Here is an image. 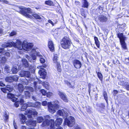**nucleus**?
Returning a JSON list of instances; mask_svg holds the SVG:
<instances>
[{
	"mask_svg": "<svg viewBox=\"0 0 129 129\" xmlns=\"http://www.w3.org/2000/svg\"><path fill=\"white\" fill-rule=\"evenodd\" d=\"M26 41L22 43L19 40H17L16 43H15L13 42H9L5 43L2 45V47H11L12 46L16 48H17L18 49L20 50L23 49L26 51H28L31 50L32 53L33 52H35L34 54L31 55V57H30L28 56H27L26 58L29 61L31 62L34 63L36 59V54L40 57L43 56L40 54L39 52L37 53L36 52L35 49H32L33 44L32 43H25Z\"/></svg>",
	"mask_w": 129,
	"mask_h": 129,
	"instance_id": "obj_1",
	"label": "nucleus"
},
{
	"mask_svg": "<svg viewBox=\"0 0 129 129\" xmlns=\"http://www.w3.org/2000/svg\"><path fill=\"white\" fill-rule=\"evenodd\" d=\"M20 120L21 123L24 124L25 123L27 125L31 127L32 126H36L37 122L36 121L33 120L31 119H30L26 121H25L26 119V117L23 114L20 115Z\"/></svg>",
	"mask_w": 129,
	"mask_h": 129,
	"instance_id": "obj_2",
	"label": "nucleus"
},
{
	"mask_svg": "<svg viewBox=\"0 0 129 129\" xmlns=\"http://www.w3.org/2000/svg\"><path fill=\"white\" fill-rule=\"evenodd\" d=\"M72 43L71 39L67 36L64 37L61 40L60 42L61 47L65 49H69Z\"/></svg>",
	"mask_w": 129,
	"mask_h": 129,
	"instance_id": "obj_3",
	"label": "nucleus"
},
{
	"mask_svg": "<svg viewBox=\"0 0 129 129\" xmlns=\"http://www.w3.org/2000/svg\"><path fill=\"white\" fill-rule=\"evenodd\" d=\"M117 35L118 38L119 39L122 48L124 49H127L126 45L125 42L126 38L122 33H117Z\"/></svg>",
	"mask_w": 129,
	"mask_h": 129,
	"instance_id": "obj_4",
	"label": "nucleus"
},
{
	"mask_svg": "<svg viewBox=\"0 0 129 129\" xmlns=\"http://www.w3.org/2000/svg\"><path fill=\"white\" fill-rule=\"evenodd\" d=\"M20 11L21 14L26 17L31 18L32 16L28 13H32V10L30 8H20Z\"/></svg>",
	"mask_w": 129,
	"mask_h": 129,
	"instance_id": "obj_5",
	"label": "nucleus"
},
{
	"mask_svg": "<svg viewBox=\"0 0 129 129\" xmlns=\"http://www.w3.org/2000/svg\"><path fill=\"white\" fill-rule=\"evenodd\" d=\"M54 105L50 104L48 105V110L50 112L53 113L56 110L58 109L59 107V102L57 101H55Z\"/></svg>",
	"mask_w": 129,
	"mask_h": 129,
	"instance_id": "obj_6",
	"label": "nucleus"
},
{
	"mask_svg": "<svg viewBox=\"0 0 129 129\" xmlns=\"http://www.w3.org/2000/svg\"><path fill=\"white\" fill-rule=\"evenodd\" d=\"M64 120L65 124L70 127L73 126L75 123V119L72 116H71L68 118L67 117Z\"/></svg>",
	"mask_w": 129,
	"mask_h": 129,
	"instance_id": "obj_7",
	"label": "nucleus"
},
{
	"mask_svg": "<svg viewBox=\"0 0 129 129\" xmlns=\"http://www.w3.org/2000/svg\"><path fill=\"white\" fill-rule=\"evenodd\" d=\"M18 79V77L16 75H15L12 76L7 77L5 80L6 82H11L13 81L16 82Z\"/></svg>",
	"mask_w": 129,
	"mask_h": 129,
	"instance_id": "obj_8",
	"label": "nucleus"
},
{
	"mask_svg": "<svg viewBox=\"0 0 129 129\" xmlns=\"http://www.w3.org/2000/svg\"><path fill=\"white\" fill-rule=\"evenodd\" d=\"M50 124V126L51 129H54V123L53 120H51L49 121L48 120H47L44 121L43 123V125L44 126H48Z\"/></svg>",
	"mask_w": 129,
	"mask_h": 129,
	"instance_id": "obj_9",
	"label": "nucleus"
},
{
	"mask_svg": "<svg viewBox=\"0 0 129 129\" xmlns=\"http://www.w3.org/2000/svg\"><path fill=\"white\" fill-rule=\"evenodd\" d=\"M20 75L21 77H26L28 79L30 78L31 74L30 72L28 71H21Z\"/></svg>",
	"mask_w": 129,
	"mask_h": 129,
	"instance_id": "obj_10",
	"label": "nucleus"
},
{
	"mask_svg": "<svg viewBox=\"0 0 129 129\" xmlns=\"http://www.w3.org/2000/svg\"><path fill=\"white\" fill-rule=\"evenodd\" d=\"M27 117L29 118H32L34 117L35 115H37L38 113L36 111H33L31 110H27L26 113Z\"/></svg>",
	"mask_w": 129,
	"mask_h": 129,
	"instance_id": "obj_11",
	"label": "nucleus"
},
{
	"mask_svg": "<svg viewBox=\"0 0 129 129\" xmlns=\"http://www.w3.org/2000/svg\"><path fill=\"white\" fill-rule=\"evenodd\" d=\"M57 114L60 116H62L63 118H66L68 115V114L64 109L59 110L57 112Z\"/></svg>",
	"mask_w": 129,
	"mask_h": 129,
	"instance_id": "obj_12",
	"label": "nucleus"
},
{
	"mask_svg": "<svg viewBox=\"0 0 129 129\" xmlns=\"http://www.w3.org/2000/svg\"><path fill=\"white\" fill-rule=\"evenodd\" d=\"M1 91L4 93H7V91L10 92L13 90V88L10 85H7L5 88H1Z\"/></svg>",
	"mask_w": 129,
	"mask_h": 129,
	"instance_id": "obj_13",
	"label": "nucleus"
},
{
	"mask_svg": "<svg viewBox=\"0 0 129 129\" xmlns=\"http://www.w3.org/2000/svg\"><path fill=\"white\" fill-rule=\"evenodd\" d=\"M58 94L60 96L61 99L65 102H68V100L66 94L63 92L59 91Z\"/></svg>",
	"mask_w": 129,
	"mask_h": 129,
	"instance_id": "obj_14",
	"label": "nucleus"
},
{
	"mask_svg": "<svg viewBox=\"0 0 129 129\" xmlns=\"http://www.w3.org/2000/svg\"><path fill=\"white\" fill-rule=\"evenodd\" d=\"M15 94L14 95L11 93H8L7 94V98L13 102H15L17 100V98L15 97Z\"/></svg>",
	"mask_w": 129,
	"mask_h": 129,
	"instance_id": "obj_15",
	"label": "nucleus"
},
{
	"mask_svg": "<svg viewBox=\"0 0 129 129\" xmlns=\"http://www.w3.org/2000/svg\"><path fill=\"white\" fill-rule=\"evenodd\" d=\"M73 64L74 67L76 68L79 69L82 66L81 61L78 59L75 60L73 61Z\"/></svg>",
	"mask_w": 129,
	"mask_h": 129,
	"instance_id": "obj_16",
	"label": "nucleus"
},
{
	"mask_svg": "<svg viewBox=\"0 0 129 129\" xmlns=\"http://www.w3.org/2000/svg\"><path fill=\"white\" fill-rule=\"evenodd\" d=\"M39 73L40 74L41 78L45 79L46 75V72L44 69H41L39 71Z\"/></svg>",
	"mask_w": 129,
	"mask_h": 129,
	"instance_id": "obj_17",
	"label": "nucleus"
},
{
	"mask_svg": "<svg viewBox=\"0 0 129 129\" xmlns=\"http://www.w3.org/2000/svg\"><path fill=\"white\" fill-rule=\"evenodd\" d=\"M15 96L17 97V100L20 101V103L22 104L24 103V101L23 98H24V96L21 94L18 93L15 94Z\"/></svg>",
	"mask_w": 129,
	"mask_h": 129,
	"instance_id": "obj_18",
	"label": "nucleus"
},
{
	"mask_svg": "<svg viewBox=\"0 0 129 129\" xmlns=\"http://www.w3.org/2000/svg\"><path fill=\"white\" fill-rule=\"evenodd\" d=\"M98 20L101 22H105L108 20V18L105 15H102L100 16L98 18Z\"/></svg>",
	"mask_w": 129,
	"mask_h": 129,
	"instance_id": "obj_19",
	"label": "nucleus"
},
{
	"mask_svg": "<svg viewBox=\"0 0 129 129\" xmlns=\"http://www.w3.org/2000/svg\"><path fill=\"white\" fill-rule=\"evenodd\" d=\"M48 47L50 51L53 52L54 50V47L53 42L51 41H49L48 42Z\"/></svg>",
	"mask_w": 129,
	"mask_h": 129,
	"instance_id": "obj_20",
	"label": "nucleus"
},
{
	"mask_svg": "<svg viewBox=\"0 0 129 129\" xmlns=\"http://www.w3.org/2000/svg\"><path fill=\"white\" fill-rule=\"evenodd\" d=\"M124 25H117V27L116 29V31L118 33L119 32L118 30L120 31H122L124 30Z\"/></svg>",
	"mask_w": 129,
	"mask_h": 129,
	"instance_id": "obj_21",
	"label": "nucleus"
},
{
	"mask_svg": "<svg viewBox=\"0 0 129 129\" xmlns=\"http://www.w3.org/2000/svg\"><path fill=\"white\" fill-rule=\"evenodd\" d=\"M23 66L26 68H28L29 67L28 62L27 60L25 59H22L21 60Z\"/></svg>",
	"mask_w": 129,
	"mask_h": 129,
	"instance_id": "obj_22",
	"label": "nucleus"
},
{
	"mask_svg": "<svg viewBox=\"0 0 129 129\" xmlns=\"http://www.w3.org/2000/svg\"><path fill=\"white\" fill-rule=\"evenodd\" d=\"M62 121V119L61 118H58L55 121V124L56 126H58L61 125Z\"/></svg>",
	"mask_w": 129,
	"mask_h": 129,
	"instance_id": "obj_23",
	"label": "nucleus"
},
{
	"mask_svg": "<svg viewBox=\"0 0 129 129\" xmlns=\"http://www.w3.org/2000/svg\"><path fill=\"white\" fill-rule=\"evenodd\" d=\"M18 70L16 67L13 66L12 68L10 73L16 74L18 72Z\"/></svg>",
	"mask_w": 129,
	"mask_h": 129,
	"instance_id": "obj_24",
	"label": "nucleus"
},
{
	"mask_svg": "<svg viewBox=\"0 0 129 129\" xmlns=\"http://www.w3.org/2000/svg\"><path fill=\"white\" fill-rule=\"evenodd\" d=\"M94 40L95 41V43L96 44L97 47L99 48L100 47V42L99 41L98 38L96 37H94Z\"/></svg>",
	"mask_w": 129,
	"mask_h": 129,
	"instance_id": "obj_25",
	"label": "nucleus"
},
{
	"mask_svg": "<svg viewBox=\"0 0 129 129\" xmlns=\"http://www.w3.org/2000/svg\"><path fill=\"white\" fill-rule=\"evenodd\" d=\"M5 121H7L9 119V114L6 112H4V118Z\"/></svg>",
	"mask_w": 129,
	"mask_h": 129,
	"instance_id": "obj_26",
	"label": "nucleus"
},
{
	"mask_svg": "<svg viewBox=\"0 0 129 129\" xmlns=\"http://www.w3.org/2000/svg\"><path fill=\"white\" fill-rule=\"evenodd\" d=\"M127 83L125 81L124 79L122 78L120 80V81L119 82V84L124 86Z\"/></svg>",
	"mask_w": 129,
	"mask_h": 129,
	"instance_id": "obj_27",
	"label": "nucleus"
},
{
	"mask_svg": "<svg viewBox=\"0 0 129 129\" xmlns=\"http://www.w3.org/2000/svg\"><path fill=\"white\" fill-rule=\"evenodd\" d=\"M84 1L83 2L82 7L84 8H87L88 6V4L86 0H83Z\"/></svg>",
	"mask_w": 129,
	"mask_h": 129,
	"instance_id": "obj_28",
	"label": "nucleus"
},
{
	"mask_svg": "<svg viewBox=\"0 0 129 129\" xmlns=\"http://www.w3.org/2000/svg\"><path fill=\"white\" fill-rule=\"evenodd\" d=\"M18 89L20 92L21 93L23 91L24 89V87L22 84H20L18 85Z\"/></svg>",
	"mask_w": 129,
	"mask_h": 129,
	"instance_id": "obj_29",
	"label": "nucleus"
},
{
	"mask_svg": "<svg viewBox=\"0 0 129 129\" xmlns=\"http://www.w3.org/2000/svg\"><path fill=\"white\" fill-rule=\"evenodd\" d=\"M25 95L26 99H28L30 98L31 95L28 91H26L24 92Z\"/></svg>",
	"mask_w": 129,
	"mask_h": 129,
	"instance_id": "obj_30",
	"label": "nucleus"
},
{
	"mask_svg": "<svg viewBox=\"0 0 129 129\" xmlns=\"http://www.w3.org/2000/svg\"><path fill=\"white\" fill-rule=\"evenodd\" d=\"M45 3L46 4L50 6H53V3L52 1L50 0H48L45 1Z\"/></svg>",
	"mask_w": 129,
	"mask_h": 129,
	"instance_id": "obj_31",
	"label": "nucleus"
},
{
	"mask_svg": "<svg viewBox=\"0 0 129 129\" xmlns=\"http://www.w3.org/2000/svg\"><path fill=\"white\" fill-rule=\"evenodd\" d=\"M32 15L33 17L37 19H38L39 20H41L42 19L41 17L40 16L36 13L32 14Z\"/></svg>",
	"mask_w": 129,
	"mask_h": 129,
	"instance_id": "obj_32",
	"label": "nucleus"
},
{
	"mask_svg": "<svg viewBox=\"0 0 129 129\" xmlns=\"http://www.w3.org/2000/svg\"><path fill=\"white\" fill-rule=\"evenodd\" d=\"M37 82L34 81V87L35 88V89L37 90L40 88V87L38 86V85H37Z\"/></svg>",
	"mask_w": 129,
	"mask_h": 129,
	"instance_id": "obj_33",
	"label": "nucleus"
},
{
	"mask_svg": "<svg viewBox=\"0 0 129 129\" xmlns=\"http://www.w3.org/2000/svg\"><path fill=\"white\" fill-rule=\"evenodd\" d=\"M26 89L29 91L30 92H33L34 89L33 88L29 86H27L25 87Z\"/></svg>",
	"mask_w": 129,
	"mask_h": 129,
	"instance_id": "obj_34",
	"label": "nucleus"
},
{
	"mask_svg": "<svg viewBox=\"0 0 129 129\" xmlns=\"http://www.w3.org/2000/svg\"><path fill=\"white\" fill-rule=\"evenodd\" d=\"M103 95L104 97V99L105 100L106 102L107 103L108 101V96L107 95V93L106 91H104L103 93Z\"/></svg>",
	"mask_w": 129,
	"mask_h": 129,
	"instance_id": "obj_35",
	"label": "nucleus"
},
{
	"mask_svg": "<svg viewBox=\"0 0 129 129\" xmlns=\"http://www.w3.org/2000/svg\"><path fill=\"white\" fill-rule=\"evenodd\" d=\"M7 59L5 56L2 57L1 58L0 60L1 63H4L6 61Z\"/></svg>",
	"mask_w": 129,
	"mask_h": 129,
	"instance_id": "obj_36",
	"label": "nucleus"
},
{
	"mask_svg": "<svg viewBox=\"0 0 129 129\" xmlns=\"http://www.w3.org/2000/svg\"><path fill=\"white\" fill-rule=\"evenodd\" d=\"M27 107H34V103L31 102H28L26 103V104Z\"/></svg>",
	"mask_w": 129,
	"mask_h": 129,
	"instance_id": "obj_37",
	"label": "nucleus"
},
{
	"mask_svg": "<svg viewBox=\"0 0 129 129\" xmlns=\"http://www.w3.org/2000/svg\"><path fill=\"white\" fill-rule=\"evenodd\" d=\"M56 67L57 68L58 71L59 72H60L61 71V67L59 63L58 62H56Z\"/></svg>",
	"mask_w": 129,
	"mask_h": 129,
	"instance_id": "obj_38",
	"label": "nucleus"
},
{
	"mask_svg": "<svg viewBox=\"0 0 129 129\" xmlns=\"http://www.w3.org/2000/svg\"><path fill=\"white\" fill-rule=\"evenodd\" d=\"M41 103L39 102H37L35 103H34V107H39L41 105Z\"/></svg>",
	"mask_w": 129,
	"mask_h": 129,
	"instance_id": "obj_39",
	"label": "nucleus"
},
{
	"mask_svg": "<svg viewBox=\"0 0 129 129\" xmlns=\"http://www.w3.org/2000/svg\"><path fill=\"white\" fill-rule=\"evenodd\" d=\"M58 57V56L57 54H55L54 55V57L53 58V61L54 62L56 63L57 62V58Z\"/></svg>",
	"mask_w": 129,
	"mask_h": 129,
	"instance_id": "obj_40",
	"label": "nucleus"
},
{
	"mask_svg": "<svg viewBox=\"0 0 129 129\" xmlns=\"http://www.w3.org/2000/svg\"><path fill=\"white\" fill-rule=\"evenodd\" d=\"M27 107V106L26 104H23L21 107V111H25L26 110Z\"/></svg>",
	"mask_w": 129,
	"mask_h": 129,
	"instance_id": "obj_41",
	"label": "nucleus"
},
{
	"mask_svg": "<svg viewBox=\"0 0 129 129\" xmlns=\"http://www.w3.org/2000/svg\"><path fill=\"white\" fill-rule=\"evenodd\" d=\"M29 70H30L32 73L35 72V68L32 66H30L28 68Z\"/></svg>",
	"mask_w": 129,
	"mask_h": 129,
	"instance_id": "obj_42",
	"label": "nucleus"
},
{
	"mask_svg": "<svg viewBox=\"0 0 129 129\" xmlns=\"http://www.w3.org/2000/svg\"><path fill=\"white\" fill-rule=\"evenodd\" d=\"M80 11L82 15L84 17H86V15L85 14V11L84 9L83 8H81L80 9Z\"/></svg>",
	"mask_w": 129,
	"mask_h": 129,
	"instance_id": "obj_43",
	"label": "nucleus"
},
{
	"mask_svg": "<svg viewBox=\"0 0 129 129\" xmlns=\"http://www.w3.org/2000/svg\"><path fill=\"white\" fill-rule=\"evenodd\" d=\"M37 120L38 122L41 123L43 121L44 119L43 117H39L37 118Z\"/></svg>",
	"mask_w": 129,
	"mask_h": 129,
	"instance_id": "obj_44",
	"label": "nucleus"
},
{
	"mask_svg": "<svg viewBox=\"0 0 129 129\" xmlns=\"http://www.w3.org/2000/svg\"><path fill=\"white\" fill-rule=\"evenodd\" d=\"M65 83L68 86L70 87H71L72 88H74V86H72L71 84V83L69 82L68 81H65Z\"/></svg>",
	"mask_w": 129,
	"mask_h": 129,
	"instance_id": "obj_45",
	"label": "nucleus"
},
{
	"mask_svg": "<svg viewBox=\"0 0 129 129\" xmlns=\"http://www.w3.org/2000/svg\"><path fill=\"white\" fill-rule=\"evenodd\" d=\"M40 91L42 93V95H46L47 94V91L44 89H41Z\"/></svg>",
	"mask_w": 129,
	"mask_h": 129,
	"instance_id": "obj_46",
	"label": "nucleus"
},
{
	"mask_svg": "<svg viewBox=\"0 0 129 129\" xmlns=\"http://www.w3.org/2000/svg\"><path fill=\"white\" fill-rule=\"evenodd\" d=\"M22 84L23 85H27L28 84V81L27 80H24L21 81Z\"/></svg>",
	"mask_w": 129,
	"mask_h": 129,
	"instance_id": "obj_47",
	"label": "nucleus"
},
{
	"mask_svg": "<svg viewBox=\"0 0 129 129\" xmlns=\"http://www.w3.org/2000/svg\"><path fill=\"white\" fill-rule=\"evenodd\" d=\"M97 75L99 78L100 79V80H102L103 79V77L102 74L101 73L98 72L97 73Z\"/></svg>",
	"mask_w": 129,
	"mask_h": 129,
	"instance_id": "obj_48",
	"label": "nucleus"
},
{
	"mask_svg": "<svg viewBox=\"0 0 129 129\" xmlns=\"http://www.w3.org/2000/svg\"><path fill=\"white\" fill-rule=\"evenodd\" d=\"M17 101L15 102V103H14V106L16 107H18L19 106V103H20V101L18 100H17Z\"/></svg>",
	"mask_w": 129,
	"mask_h": 129,
	"instance_id": "obj_49",
	"label": "nucleus"
},
{
	"mask_svg": "<svg viewBox=\"0 0 129 129\" xmlns=\"http://www.w3.org/2000/svg\"><path fill=\"white\" fill-rule=\"evenodd\" d=\"M40 61L41 63H44L45 61V60L42 57H41L40 58Z\"/></svg>",
	"mask_w": 129,
	"mask_h": 129,
	"instance_id": "obj_50",
	"label": "nucleus"
},
{
	"mask_svg": "<svg viewBox=\"0 0 129 129\" xmlns=\"http://www.w3.org/2000/svg\"><path fill=\"white\" fill-rule=\"evenodd\" d=\"M52 93L51 92H47L46 95L48 97H50L52 95Z\"/></svg>",
	"mask_w": 129,
	"mask_h": 129,
	"instance_id": "obj_51",
	"label": "nucleus"
},
{
	"mask_svg": "<svg viewBox=\"0 0 129 129\" xmlns=\"http://www.w3.org/2000/svg\"><path fill=\"white\" fill-rule=\"evenodd\" d=\"M31 99L34 101H36L37 100V98L36 96L34 95H32L31 96Z\"/></svg>",
	"mask_w": 129,
	"mask_h": 129,
	"instance_id": "obj_52",
	"label": "nucleus"
},
{
	"mask_svg": "<svg viewBox=\"0 0 129 129\" xmlns=\"http://www.w3.org/2000/svg\"><path fill=\"white\" fill-rule=\"evenodd\" d=\"M124 86L125 87V88L127 90H129V84L128 83H126Z\"/></svg>",
	"mask_w": 129,
	"mask_h": 129,
	"instance_id": "obj_53",
	"label": "nucleus"
},
{
	"mask_svg": "<svg viewBox=\"0 0 129 129\" xmlns=\"http://www.w3.org/2000/svg\"><path fill=\"white\" fill-rule=\"evenodd\" d=\"M47 104V102L46 101H45L42 102V104L44 106H46Z\"/></svg>",
	"mask_w": 129,
	"mask_h": 129,
	"instance_id": "obj_54",
	"label": "nucleus"
},
{
	"mask_svg": "<svg viewBox=\"0 0 129 129\" xmlns=\"http://www.w3.org/2000/svg\"><path fill=\"white\" fill-rule=\"evenodd\" d=\"M16 34V32L15 31H13L10 34V36H13Z\"/></svg>",
	"mask_w": 129,
	"mask_h": 129,
	"instance_id": "obj_55",
	"label": "nucleus"
},
{
	"mask_svg": "<svg viewBox=\"0 0 129 129\" xmlns=\"http://www.w3.org/2000/svg\"><path fill=\"white\" fill-rule=\"evenodd\" d=\"M13 125L15 129H17V126L14 120L13 121Z\"/></svg>",
	"mask_w": 129,
	"mask_h": 129,
	"instance_id": "obj_56",
	"label": "nucleus"
},
{
	"mask_svg": "<svg viewBox=\"0 0 129 129\" xmlns=\"http://www.w3.org/2000/svg\"><path fill=\"white\" fill-rule=\"evenodd\" d=\"M48 22L49 23H51L53 26H54V23H53L52 21L50 20H48Z\"/></svg>",
	"mask_w": 129,
	"mask_h": 129,
	"instance_id": "obj_57",
	"label": "nucleus"
},
{
	"mask_svg": "<svg viewBox=\"0 0 129 129\" xmlns=\"http://www.w3.org/2000/svg\"><path fill=\"white\" fill-rule=\"evenodd\" d=\"M5 55L8 57H9L10 56V53L9 52H6L5 53Z\"/></svg>",
	"mask_w": 129,
	"mask_h": 129,
	"instance_id": "obj_58",
	"label": "nucleus"
},
{
	"mask_svg": "<svg viewBox=\"0 0 129 129\" xmlns=\"http://www.w3.org/2000/svg\"><path fill=\"white\" fill-rule=\"evenodd\" d=\"M5 86V84L3 83V81H0V86Z\"/></svg>",
	"mask_w": 129,
	"mask_h": 129,
	"instance_id": "obj_59",
	"label": "nucleus"
},
{
	"mask_svg": "<svg viewBox=\"0 0 129 129\" xmlns=\"http://www.w3.org/2000/svg\"><path fill=\"white\" fill-rule=\"evenodd\" d=\"M9 69L10 68L8 66H6L5 67V69L7 71L9 70Z\"/></svg>",
	"mask_w": 129,
	"mask_h": 129,
	"instance_id": "obj_60",
	"label": "nucleus"
},
{
	"mask_svg": "<svg viewBox=\"0 0 129 129\" xmlns=\"http://www.w3.org/2000/svg\"><path fill=\"white\" fill-rule=\"evenodd\" d=\"M100 106L102 108H104L105 107L103 103H102L100 105Z\"/></svg>",
	"mask_w": 129,
	"mask_h": 129,
	"instance_id": "obj_61",
	"label": "nucleus"
},
{
	"mask_svg": "<svg viewBox=\"0 0 129 129\" xmlns=\"http://www.w3.org/2000/svg\"><path fill=\"white\" fill-rule=\"evenodd\" d=\"M4 49L3 48H0V53H1Z\"/></svg>",
	"mask_w": 129,
	"mask_h": 129,
	"instance_id": "obj_62",
	"label": "nucleus"
},
{
	"mask_svg": "<svg viewBox=\"0 0 129 129\" xmlns=\"http://www.w3.org/2000/svg\"><path fill=\"white\" fill-rule=\"evenodd\" d=\"M90 86H89V90H88V92L89 94H90V93L91 92V89H90Z\"/></svg>",
	"mask_w": 129,
	"mask_h": 129,
	"instance_id": "obj_63",
	"label": "nucleus"
},
{
	"mask_svg": "<svg viewBox=\"0 0 129 129\" xmlns=\"http://www.w3.org/2000/svg\"><path fill=\"white\" fill-rule=\"evenodd\" d=\"M56 129H62V128L60 126H59Z\"/></svg>",
	"mask_w": 129,
	"mask_h": 129,
	"instance_id": "obj_64",
	"label": "nucleus"
}]
</instances>
